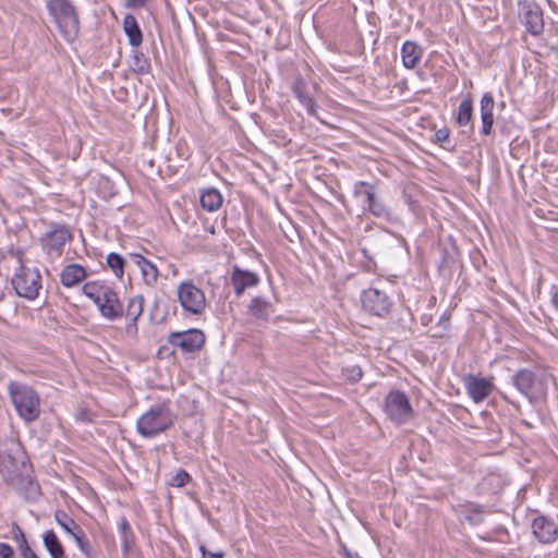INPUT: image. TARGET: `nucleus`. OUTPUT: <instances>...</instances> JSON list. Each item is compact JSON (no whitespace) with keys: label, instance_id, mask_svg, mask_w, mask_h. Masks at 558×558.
Instances as JSON below:
<instances>
[{"label":"nucleus","instance_id":"22","mask_svg":"<svg viewBox=\"0 0 558 558\" xmlns=\"http://www.w3.org/2000/svg\"><path fill=\"white\" fill-rule=\"evenodd\" d=\"M494 107L495 100L490 93H485L481 99V120L482 134L488 136L492 134L494 126Z\"/></svg>","mask_w":558,"mask_h":558},{"label":"nucleus","instance_id":"44","mask_svg":"<svg viewBox=\"0 0 558 558\" xmlns=\"http://www.w3.org/2000/svg\"><path fill=\"white\" fill-rule=\"evenodd\" d=\"M551 302L555 308L558 311V290L553 294Z\"/></svg>","mask_w":558,"mask_h":558},{"label":"nucleus","instance_id":"29","mask_svg":"<svg viewBox=\"0 0 558 558\" xmlns=\"http://www.w3.org/2000/svg\"><path fill=\"white\" fill-rule=\"evenodd\" d=\"M130 68L136 74H147L150 71V62L137 48H133L130 56Z\"/></svg>","mask_w":558,"mask_h":558},{"label":"nucleus","instance_id":"43","mask_svg":"<svg viewBox=\"0 0 558 558\" xmlns=\"http://www.w3.org/2000/svg\"><path fill=\"white\" fill-rule=\"evenodd\" d=\"M440 324H444L445 328L448 327L449 325V316H447L446 314H444L441 317H440V320H439Z\"/></svg>","mask_w":558,"mask_h":558},{"label":"nucleus","instance_id":"46","mask_svg":"<svg viewBox=\"0 0 558 558\" xmlns=\"http://www.w3.org/2000/svg\"><path fill=\"white\" fill-rule=\"evenodd\" d=\"M504 399H505L507 402H510V403H511V401L509 400V398H508L507 396H504Z\"/></svg>","mask_w":558,"mask_h":558},{"label":"nucleus","instance_id":"33","mask_svg":"<svg viewBox=\"0 0 558 558\" xmlns=\"http://www.w3.org/2000/svg\"><path fill=\"white\" fill-rule=\"evenodd\" d=\"M54 520L71 536H73L76 531L81 530V526L74 521V519L69 517L63 510H57L54 512Z\"/></svg>","mask_w":558,"mask_h":558},{"label":"nucleus","instance_id":"17","mask_svg":"<svg viewBox=\"0 0 558 558\" xmlns=\"http://www.w3.org/2000/svg\"><path fill=\"white\" fill-rule=\"evenodd\" d=\"M532 530L535 537L543 544L553 543L558 533L556 523L546 517H537L533 520Z\"/></svg>","mask_w":558,"mask_h":558},{"label":"nucleus","instance_id":"8","mask_svg":"<svg viewBox=\"0 0 558 558\" xmlns=\"http://www.w3.org/2000/svg\"><path fill=\"white\" fill-rule=\"evenodd\" d=\"M385 413L396 424L408 423L413 417V409L408 396L400 391H390L385 399Z\"/></svg>","mask_w":558,"mask_h":558},{"label":"nucleus","instance_id":"18","mask_svg":"<svg viewBox=\"0 0 558 558\" xmlns=\"http://www.w3.org/2000/svg\"><path fill=\"white\" fill-rule=\"evenodd\" d=\"M258 282L259 277L257 274L250 270H243L238 266L233 267L231 283L236 295H241L245 289L255 287Z\"/></svg>","mask_w":558,"mask_h":558},{"label":"nucleus","instance_id":"6","mask_svg":"<svg viewBox=\"0 0 558 558\" xmlns=\"http://www.w3.org/2000/svg\"><path fill=\"white\" fill-rule=\"evenodd\" d=\"M15 255L20 267L11 280L12 286L19 296L33 301L38 298L43 287L41 275L37 268H29L22 264L24 255L22 250H17Z\"/></svg>","mask_w":558,"mask_h":558},{"label":"nucleus","instance_id":"39","mask_svg":"<svg viewBox=\"0 0 558 558\" xmlns=\"http://www.w3.org/2000/svg\"><path fill=\"white\" fill-rule=\"evenodd\" d=\"M150 0H124V7L128 9H142Z\"/></svg>","mask_w":558,"mask_h":558},{"label":"nucleus","instance_id":"13","mask_svg":"<svg viewBox=\"0 0 558 558\" xmlns=\"http://www.w3.org/2000/svg\"><path fill=\"white\" fill-rule=\"evenodd\" d=\"M519 16L530 34L537 36L543 33V10L535 1L519 2Z\"/></svg>","mask_w":558,"mask_h":558},{"label":"nucleus","instance_id":"27","mask_svg":"<svg viewBox=\"0 0 558 558\" xmlns=\"http://www.w3.org/2000/svg\"><path fill=\"white\" fill-rule=\"evenodd\" d=\"M223 198L217 189L210 187L202 192L201 205L207 211H215L222 205Z\"/></svg>","mask_w":558,"mask_h":558},{"label":"nucleus","instance_id":"45","mask_svg":"<svg viewBox=\"0 0 558 558\" xmlns=\"http://www.w3.org/2000/svg\"><path fill=\"white\" fill-rule=\"evenodd\" d=\"M4 290L0 288V302L4 299Z\"/></svg>","mask_w":558,"mask_h":558},{"label":"nucleus","instance_id":"20","mask_svg":"<svg viewBox=\"0 0 558 558\" xmlns=\"http://www.w3.org/2000/svg\"><path fill=\"white\" fill-rule=\"evenodd\" d=\"M130 256L140 268L144 283L148 287H155L159 277L157 266L141 254L132 253Z\"/></svg>","mask_w":558,"mask_h":558},{"label":"nucleus","instance_id":"14","mask_svg":"<svg viewBox=\"0 0 558 558\" xmlns=\"http://www.w3.org/2000/svg\"><path fill=\"white\" fill-rule=\"evenodd\" d=\"M205 340V333L199 329L174 331L168 337V342L173 347L180 348L183 353L199 351L204 347Z\"/></svg>","mask_w":558,"mask_h":558},{"label":"nucleus","instance_id":"30","mask_svg":"<svg viewBox=\"0 0 558 558\" xmlns=\"http://www.w3.org/2000/svg\"><path fill=\"white\" fill-rule=\"evenodd\" d=\"M462 513L464 514V520L468 521L472 525H477L483 522V506L474 502H466L465 505H461Z\"/></svg>","mask_w":558,"mask_h":558},{"label":"nucleus","instance_id":"19","mask_svg":"<svg viewBox=\"0 0 558 558\" xmlns=\"http://www.w3.org/2000/svg\"><path fill=\"white\" fill-rule=\"evenodd\" d=\"M465 387L468 395L476 403L485 400L493 391V384L483 377L470 376Z\"/></svg>","mask_w":558,"mask_h":558},{"label":"nucleus","instance_id":"32","mask_svg":"<svg viewBox=\"0 0 558 558\" xmlns=\"http://www.w3.org/2000/svg\"><path fill=\"white\" fill-rule=\"evenodd\" d=\"M473 117V101L471 97L464 98L458 108L457 123L460 126L469 125Z\"/></svg>","mask_w":558,"mask_h":558},{"label":"nucleus","instance_id":"3","mask_svg":"<svg viewBox=\"0 0 558 558\" xmlns=\"http://www.w3.org/2000/svg\"><path fill=\"white\" fill-rule=\"evenodd\" d=\"M47 11L61 36L73 43L80 34V15L71 0H47Z\"/></svg>","mask_w":558,"mask_h":558},{"label":"nucleus","instance_id":"10","mask_svg":"<svg viewBox=\"0 0 558 558\" xmlns=\"http://www.w3.org/2000/svg\"><path fill=\"white\" fill-rule=\"evenodd\" d=\"M72 239V231L68 226L52 222L50 229L40 238V245L47 255L59 257L64 245Z\"/></svg>","mask_w":558,"mask_h":558},{"label":"nucleus","instance_id":"16","mask_svg":"<svg viewBox=\"0 0 558 558\" xmlns=\"http://www.w3.org/2000/svg\"><path fill=\"white\" fill-rule=\"evenodd\" d=\"M144 303L145 299L142 294L135 295L129 300L125 316L130 323L125 326V332L131 337H135L137 335V319L143 314Z\"/></svg>","mask_w":558,"mask_h":558},{"label":"nucleus","instance_id":"24","mask_svg":"<svg viewBox=\"0 0 558 558\" xmlns=\"http://www.w3.org/2000/svg\"><path fill=\"white\" fill-rule=\"evenodd\" d=\"M86 277V269L82 265L70 264L62 269L60 281L65 288H72L85 280Z\"/></svg>","mask_w":558,"mask_h":558},{"label":"nucleus","instance_id":"9","mask_svg":"<svg viewBox=\"0 0 558 558\" xmlns=\"http://www.w3.org/2000/svg\"><path fill=\"white\" fill-rule=\"evenodd\" d=\"M511 384L530 402H534L545 395L543 381L527 368H521L512 375Z\"/></svg>","mask_w":558,"mask_h":558},{"label":"nucleus","instance_id":"38","mask_svg":"<svg viewBox=\"0 0 558 558\" xmlns=\"http://www.w3.org/2000/svg\"><path fill=\"white\" fill-rule=\"evenodd\" d=\"M0 558H14V549L7 543H0Z\"/></svg>","mask_w":558,"mask_h":558},{"label":"nucleus","instance_id":"37","mask_svg":"<svg viewBox=\"0 0 558 558\" xmlns=\"http://www.w3.org/2000/svg\"><path fill=\"white\" fill-rule=\"evenodd\" d=\"M191 475L183 469H180L171 478L170 485L173 487H184L191 482Z\"/></svg>","mask_w":558,"mask_h":558},{"label":"nucleus","instance_id":"25","mask_svg":"<svg viewBox=\"0 0 558 558\" xmlns=\"http://www.w3.org/2000/svg\"><path fill=\"white\" fill-rule=\"evenodd\" d=\"M123 31L133 48H138L143 43V33L136 17L133 14H126L123 19Z\"/></svg>","mask_w":558,"mask_h":558},{"label":"nucleus","instance_id":"42","mask_svg":"<svg viewBox=\"0 0 558 558\" xmlns=\"http://www.w3.org/2000/svg\"><path fill=\"white\" fill-rule=\"evenodd\" d=\"M343 553L345 555V558H362L359 553L356 551H351L350 549H348L345 546H343Z\"/></svg>","mask_w":558,"mask_h":558},{"label":"nucleus","instance_id":"26","mask_svg":"<svg viewBox=\"0 0 558 558\" xmlns=\"http://www.w3.org/2000/svg\"><path fill=\"white\" fill-rule=\"evenodd\" d=\"M43 542L51 558H65L64 547L52 530L45 532Z\"/></svg>","mask_w":558,"mask_h":558},{"label":"nucleus","instance_id":"35","mask_svg":"<svg viewBox=\"0 0 558 558\" xmlns=\"http://www.w3.org/2000/svg\"><path fill=\"white\" fill-rule=\"evenodd\" d=\"M107 265L119 279L124 275L125 259L118 253H110L107 256Z\"/></svg>","mask_w":558,"mask_h":558},{"label":"nucleus","instance_id":"41","mask_svg":"<svg viewBox=\"0 0 558 558\" xmlns=\"http://www.w3.org/2000/svg\"><path fill=\"white\" fill-rule=\"evenodd\" d=\"M199 549L203 554V558H225L223 551L209 553L204 545H202Z\"/></svg>","mask_w":558,"mask_h":558},{"label":"nucleus","instance_id":"36","mask_svg":"<svg viewBox=\"0 0 558 558\" xmlns=\"http://www.w3.org/2000/svg\"><path fill=\"white\" fill-rule=\"evenodd\" d=\"M342 375L350 383H357L362 378L363 372L359 365H348L342 368Z\"/></svg>","mask_w":558,"mask_h":558},{"label":"nucleus","instance_id":"34","mask_svg":"<svg viewBox=\"0 0 558 558\" xmlns=\"http://www.w3.org/2000/svg\"><path fill=\"white\" fill-rule=\"evenodd\" d=\"M72 537L86 558H97V551L94 549L82 529L76 531Z\"/></svg>","mask_w":558,"mask_h":558},{"label":"nucleus","instance_id":"4","mask_svg":"<svg viewBox=\"0 0 558 558\" xmlns=\"http://www.w3.org/2000/svg\"><path fill=\"white\" fill-rule=\"evenodd\" d=\"M8 393L17 415L26 423L36 421L40 415V397L29 385L11 380Z\"/></svg>","mask_w":558,"mask_h":558},{"label":"nucleus","instance_id":"15","mask_svg":"<svg viewBox=\"0 0 558 558\" xmlns=\"http://www.w3.org/2000/svg\"><path fill=\"white\" fill-rule=\"evenodd\" d=\"M317 84L307 81L302 76H296L292 84V92L299 101L306 108L308 114H316V104L313 93L316 90Z\"/></svg>","mask_w":558,"mask_h":558},{"label":"nucleus","instance_id":"5","mask_svg":"<svg viewBox=\"0 0 558 558\" xmlns=\"http://www.w3.org/2000/svg\"><path fill=\"white\" fill-rule=\"evenodd\" d=\"M177 416L171 411L170 401L153 405L136 423L137 433L144 438L155 437L173 426Z\"/></svg>","mask_w":558,"mask_h":558},{"label":"nucleus","instance_id":"21","mask_svg":"<svg viewBox=\"0 0 558 558\" xmlns=\"http://www.w3.org/2000/svg\"><path fill=\"white\" fill-rule=\"evenodd\" d=\"M275 311V305L264 296H254L247 305V314L256 320L268 322Z\"/></svg>","mask_w":558,"mask_h":558},{"label":"nucleus","instance_id":"31","mask_svg":"<svg viewBox=\"0 0 558 558\" xmlns=\"http://www.w3.org/2000/svg\"><path fill=\"white\" fill-rule=\"evenodd\" d=\"M119 532L122 539V551L126 555L134 544V533L125 517H122L119 522Z\"/></svg>","mask_w":558,"mask_h":558},{"label":"nucleus","instance_id":"28","mask_svg":"<svg viewBox=\"0 0 558 558\" xmlns=\"http://www.w3.org/2000/svg\"><path fill=\"white\" fill-rule=\"evenodd\" d=\"M12 538L17 544V548L20 550L22 558H32L36 555V553L28 545V542L23 530L16 523L12 524Z\"/></svg>","mask_w":558,"mask_h":558},{"label":"nucleus","instance_id":"1","mask_svg":"<svg viewBox=\"0 0 558 558\" xmlns=\"http://www.w3.org/2000/svg\"><path fill=\"white\" fill-rule=\"evenodd\" d=\"M0 472L4 482L25 500L35 501L40 496V487L33 475L32 464L19 446L15 453L9 452L2 461L0 460Z\"/></svg>","mask_w":558,"mask_h":558},{"label":"nucleus","instance_id":"7","mask_svg":"<svg viewBox=\"0 0 558 558\" xmlns=\"http://www.w3.org/2000/svg\"><path fill=\"white\" fill-rule=\"evenodd\" d=\"M354 196L362 197V207L364 213H368L376 218L387 219L390 217V209L378 195L376 185L359 181L354 184Z\"/></svg>","mask_w":558,"mask_h":558},{"label":"nucleus","instance_id":"2","mask_svg":"<svg viewBox=\"0 0 558 558\" xmlns=\"http://www.w3.org/2000/svg\"><path fill=\"white\" fill-rule=\"evenodd\" d=\"M82 291L94 302L106 319L117 320L124 315L123 304L111 287L99 281H88L83 286Z\"/></svg>","mask_w":558,"mask_h":558},{"label":"nucleus","instance_id":"12","mask_svg":"<svg viewBox=\"0 0 558 558\" xmlns=\"http://www.w3.org/2000/svg\"><path fill=\"white\" fill-rule=\"evenodd\" d=\"M178 299L183 310L194 315L202 314L206 307L205 293L192 281L180 283Z\"/></svg>","mask_w":558,"mask_h":558},{"label":"nucleus","instance_id":"40","mask_svg":"<svg viewBox=\"0 0 558 558\" xmlns=\"http://www.w3.org/2000/svg\"><path fill=\"white\" fill-rule=\"evenodd\" d=\"M449 130L447 128H442L436 131L435 138L436 142L442 144L449 140Z\"/></svg>","mask_w":558,"mask_h":558},{"label":"nucleus","instance_id":"11","mask_svg":"<svg viewBox=\"0 0 558 558\" xmlns=\"http://www.w3.org/2000/svg\"><path fill=\"white\" fill-rule=\"evenodd\" d=\"M361 303L364 311L378 317L387 316L393 304L389 294L384 289L376 287H371L362 292Z\"/></svg>","mask_w":558,"mask_h":558},{"label":"nucleus","instance_id":"23","mask_svg":"<svg viewBox=\"0 0 558 558\" xmlns=\"http://www.w3.org/2000/svg\"><path fill=\"white\" fill-rule=\"evenodd\" d=\"M423 48L412 40H407L401 47L402 64L407 69H414L423 57Z\"/></svg>","mask_w":558,"mask_h":558}]
</instances>
